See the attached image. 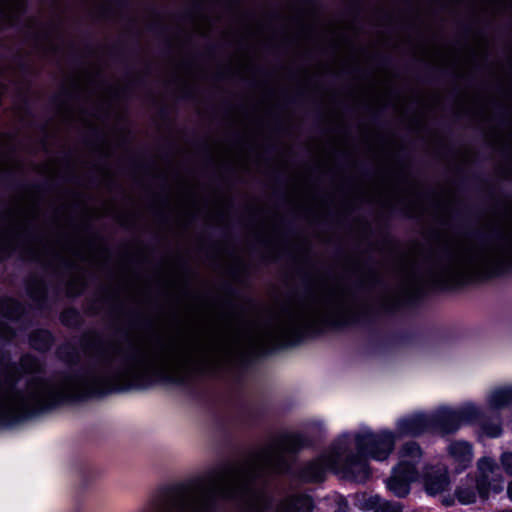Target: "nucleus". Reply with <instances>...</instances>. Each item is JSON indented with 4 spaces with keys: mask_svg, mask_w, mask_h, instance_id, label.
<instances>
[{
    "mask_svg": "<svg viewBox=\"0 0 512 512\" xmlns=\"http://www.w3.org/2000/svg\"><path fill=\"white\" fill-rule=\"evenodd\" d=\"M395 434L390 431H363L355 436L358 453L378 461L386 460L394 449Z\"/></svg>",
    "mask_w": 512,
    "mask_h": 512,
    "instance_id": "obj_5",
    "label": "nucleus"
},
{
    "mask_svg": "<svg viewBox=\"0 0 512 512\" xmlns=\"http://www.w3.org/2000/svg\"><path fill=\"white\" fill-rule=\"evenodd\" d=\"M68 316H76V313L74 311H66L65 313H63L62 315V319L63 321H66V318Z\"/></svg>",
    "mask_w": 512,
    "mask_h": 512,
    "instance_id": "obj_27",
    "label": "nucleus"
},
{
    "mask_svg": "<svg viewBox=\"0 0 512 512\" xmlns=\"http://www.w3.org/2000/svg\"><path fill=\"white\" fill-rule=\"evenodd\" d=\"M3 337L8 338L10 337V333H1Z\"/></svg>",
    "mask_w": 512,
    "mask_h": 512,
    "instance_id": "obj_30",
    "label": "nucleus"
},
{
    "mask_svg": "<svg viewBox=\"0 0 512 512\" xmlns=\"http://www.w3.org/2000/svg\"><path fill=\"white\" fill-rule=\"evenodd\" d=\"M450 480L444 467H432L424 475V487L429 495H436L448 489Z\"/></svg>",
    "mask_w": 512,
    "mask_h": 512,
    "instance_id": "obj_12",
    "label": "nucleus"
},
{
    "mask_svg": "<svg viewBox=\"0 0 512 512\" xmlns=\"http://www.w3.org/2000/svg\"><path fill=\"white\" fill-rule=\"evenodd\" d=\"M488 404L491 412L500 410L512 405V387L501 388L493 391L488 398Z\"/></svg>",
    "mask_w": 512,
    "mask_h": 512,
    "instance_id": "obj_19",
    "label": "nucleus"
},
{
    "mask_svg": "<svg viewBox=\"0 0 512 512\" xmlns=\"http://www.w3.org/2000/svg\"><path fill=\"white\" fill-rule=\"evenodd\" d=\"M334 512H349V506L345 499L339 498L336 501V509Z\"/></svg>",
    "mask_w": 512,
    "mask_h": 512,
    "instance_id": "obj_26",
    "label": "nucleus"
},
{
    "mask_svg": "<svg viewBox=\"0 0 512 512\" xmlns=\"http://www.w3.org/2000/svg\"><path fill=\"white\" fill-rule=\"evenodd\" d=\"M333 457H335V448H332L319 458L305 463L298 472L299 479L305 482L323 481L328 471H334V467L328 466L329 461Z\"/></svg>",
    "mask_w": 512,
    "mask_h": 512,
    "instance_id": "obj_9",
    "label": "nucleus"
},
{
    "mask_svg": "<svg viewBox=\"0 0 512 512\" xmlns=\"http://www.w3.org/2000/svg\"><path fill=\"white\" fill-rule=\"evenodd\" d=\"M507 494H508L509 499L512 501V481L509 482V484H508Z\"/></svg>",
    "mask_w": 512,
    "mask_h": 512,
    "instance_id": "obj_29",
    "label": "nucleus"
},
{
    "mask_svg": "<svg viewBox=\"0 0 512 512\" xmlns=\"http://www.w3.org/2000/svg\"><path fill=\"white\" fill-rule=\"evenodd\" d=\"M25 216L19 209H12L0 216V242L4 246H11L14 236L24 226Z\"/></svg>",
    "mask_w": 512,
    "mask_h": 512,
    "instance_id": "obj_10",
    "label": "nucleus"
},
{
    "mask_svg": "<svg viewBox=\"0 0 512 512\" xmlns=\"http://www.w3.org/2000/svg\"><path fill=\"white\" fill-rule=\"evenodd\" d=\"M328 466L334 467V472L342 478L362 483L370 477V470L364 455H343L340 449L335 448V457Z\"/></svg>",
    "mask_w": 512,
    "mask_h": 512,
    "instance_id": "obj_6",
    "label": "nucleus"
},
{
    "mask_svg": "<svg viewBox=\"0 0 512 512\" xmlns=\"http://www.w3.org/2000/svg\"><path fill=\"white\" fill-rule=\"evenodd\" d=\"M498 512H512V509L502 510V511H498Z\"/></svg>",
    "mask_w": 512,
    "mask_h": 512,
    "instance_id": "obj_31",
    "label": "nucleus"
},
{
    "mask_svg": "<svg viewBox=\"0 0 512 512\" xmlns=\"http://www.w3.org/2000/svg\"><path fill=\"white\" fill-rule=\"evenodd\" d=\"M423 460V451L414 441L404 443L398 450V463L394 467L407 472L410 477L419 478V465Z\"/></svg>",
    "mask_w": 512,
    "mask_h": 512,
    "instance_id": "obj_8",
    "label": "nucleus"
},
{
    "mask_svg": "<svg viewBox=\"0 0 512 512\" xmlns=\"http://www.w3.org/2000/svg\"><path fill=\"white\" fill-rule=\"evenodd\" d=\"M52 337L48 331H37L30 336V344L37 350L44 351L51 346Z\"/></svg>",
    "mask_w": 512,
    "mask_h": 512,
    "instance_id": "obj_22",
    "label": "nucleus"
},
{
    "mask_svg": "<svg viewBox=\"0 0 512 512\" xmlns=\"http://www.w3.org/2000/svg\"><path fill=\"white\" fill-rule=\"evenodd\" d=\"M24 8L23 0H4L0 6V14L7 22H12L15 15Z\"/></svg>",
    "mask_w": 512,
    "mask_h": 512,
    "instance_id": "obj_21",
    "label": "nucleus"
},
{
    "mask_svg": "<svg viewBox=\"0 0 512 512\" xmlns=\"http://www.w3.org/2000/svg\"><path fill=\"white\" fill-rule=\"evenodd\" d=\"M433 430L442 435L455 433L460 428L457 409L444 408L432 417Z\"/></svg>",
    "mask_w": 512,
    "mask_h": 512,
    "instance_id": "obj_13",
    "label": "nucleus"
},
{
    "mask_svg": "<svg viewBox=\"0 0 512 512\" xmlns=\"http://www.w3.org/2000/svg\"><path fill=\"white\" fill-rule=\"evenodd\" d=\"M478 476L474 478L477 484L478 495L486 500L491 493L502 490V477L499 474L497 463L489 457L481 458L477 463Z\"/></svg>",
    "mask_w": 512,
    "mask_h": 512,
    "instance_id": "obj_7",
    "label": "nucleus"
},
{
    "mask_svg": "<svg viewBox=\"0 0 512 512\" xmlns=\"http://www.w3.org/2000/svg\"><path fill=\"white\" fill-rule=\"evenodd\" d=\"M505 262H512V224L491 242L457 243L439 267V278L446 284H458L497 273Z\"/></svg>",
    "mask_w": 512,
    "mask_h": 512,
    "instance_id": "obj_4",
    "label": "nucleus"
},
{
    "mask_svg": "<svg viewBox=\"0 0 512 512\" xmlns=\"http://www.w3.org/2000/svg\"><path fill=\"white\" fill-rule=\"evenodd\" d=\"M477 484L473 477H467L455 491V495L461 504L474 503L477 498Z\"/></svg>",
    "mask_w": 512,
    "mask_h": 512,
    "instance_id": "obj_18",
    "label": "nucleus"
},
{
    "mask_svg": "<svg viewBox=\"0 0 512 512\" xmlns=\"http://www.w3.org/2000/svg\"><path fill=\"white\" fill-rule=\"evenodd\" d=\"M21 306L12 299H5L0 302V312L7 318H16L21 314Z\"/></svg>",
    "mask_w": 512,
    "mask_h": 512,
    "instance_id": "obj_24",
    "label": "nucleus"
},
{
    "mask_svg": "<svg viewBox=\"0 0 512 512\" xmlns=\"http://www.w3.org/2000/svg\"><path fill=\"white\" fill-rule=\"evenodd\" d=\"M303 446L300 435L281 436L243 462L216 467L171 487L144 512H212L217 500L233 501L240 512H264L268 499L252 487L253 480L287 471L291 456Z\"/></svg>",
    "mask_w": 512,
    "mask_h": 512,
    "instance_id": "obj_2",
    "label": "nucleus"
},
{
    "mask_svg": "<svg viewBox=\"0 0 512 512\" xmlns=\"http://www.w3.org/2000/svg\"><path fill=\"white\" fill-rule=\"evenodd\" d=\"M460 427L462 425H478L484 411L473 404H466L457 409Z\"/></svg>",
    "mask_w": 512,
    "mask_h": 512,
    "instance_id": "obj_20",
    "label": "nucleus"
},
{
    "mask_svg": "<svg viewBox=\"0 0 512 512\" xmlns=\"http://www.w3.org/2000/svg\"><path fill=\"white\" fill-rule=\"evenodd\" d=\"M370 508H374V512H401V506L396 502L381 501L380 497L374 496L369 499Z\"/></svg>",
    "mask_w": 512,
    "mask_h": 512,
    "instance_id": "obj_23",
    "label": "nucleus"
},
{
    "mask_svg": "<svg viewBox=\"0 0 512 512\" xmlns=\"http://www.w3.org/2000/svg\"><path fill=\"white\" fill-rule=\"evenodd\" d=\"M223 363V330L186 327L107 349L96 371L85 379L36 376L41 363L30 355L20 367L0 364V421H16L48 409L81 391L104 392L142 386L152 378L184 382L193 372Z\"/></svg>",
    "mask_w": 512,
    "mask_h": 512,
    "instance_id": "obj_1",
    "label": "nucleus"
},
{
    "mask_svg": "<svg viewBox=\"0 0 512 512\" xmlns=\"http://www.w3.org/2000/svg\"><path fill=\"white\" fill-rule=\"evenodd\" d=\"M448 455L462 469L466 468L473 459L472 445L463 440L453 441L448 446Z\"/></svg>",
    "mask_w": 512,
    "mask_h": 512,
    "instance_id": "obj_15",
    "label": "nucleus"
},
{
    "mask_svg": "<svg viewBox=\"0 0 512 512\" xmlns=\"http://www.w3.org/2000/svg\"><path fill=\"white\" fill-rule=\"evenodd\" d=\"M312 500L308 496L297 495L283 500L277 512H311Z\"/></svg>",
    "mask_w": 512,
    "mask_h": 512,
    "instance_id": "obj_17",
    "label": "nucleus"
},
{
    "mask_svg": "<svg viewBox=\"0 0 512 512\" xmlns=\"http://www.w3.org/2000/svg\"><path fill=\"white\" fill-rule=\"evenodd\" d=\"M417 477H410L407 472L393 468L391 476L386 480V486L396 497L402 498L409 494L410 484Z\"/></svg>",
    "mask_w": 512,
    "mask_h": 512,
    "instance_id": "obj_14",
    "label": "nucleus"
},
{
    "mask_svg": "<svg viewBox=\"0 0 512 512\" xmlns=\"http://www.w3.org/2000/svg\"><path fill=\"white\" fill-rule=\"evenodd\" d=\"M430 430H433L432 417L423 414L412 415L397 422L399 436H418Z\"/></svg>",
    "mask_w": 512,
    "mask_h": 512,
    "instance_id": "obj_11",
    "label": "nucleus"
},
{
    "mask_svg": "<svg viewBox=\"0 0 512 512\" xmlns=\"http://www.w3.org/2000/svg\"><path fill=\"white\" fill-rule=\"evenodd\" d=\"M354 303L349 292L339 285L325 286L297 307L289 310L267 337L278 344L296 342L318 324L342 325L352 320Z\"/></svg>",
    "mask_w": 512,
    "mask_h": 512,
    "instance_id": "obj_3",
    "label": "nucleus"
},
{
    "mask_svg": "<svg viewBox=\"0 0 512 512\" xmlns=\"http://www.w3.org/2000/svg\"><path fill=\"white\" fill-rule=\"evenodd\" d=\"M500 463H501L503 471L507 475L512 476V452L511 451H506L501 454Z\"/></svg>",
    "mask_w": 512,
    "mask_h": 512,
    "instance_id": "obj_25",
    "label": "nucleus"
},
{
    "mask_svg": "<svg viewBox=\"0 0 512 512\" xmlns=\"http://www.w3.org/2000/svg\"><path fill=\"white\" fill-rule=\"evenodd\" d=\"M453 502H454V500L452 498H443L442 499V503L445 506H450L453 504Z\"/></svg>",
    "mask_w": 512,
    "mask_h": 512,
    "instance_id": "obj_28",
    "label": "nucleus"
},
{
    "mask_svg": "<svg viewBox=\"0 0 512 512\" xmlns=\"http://www.w3.org/2000/svg\"><path fill=\"white\" fill-rule=\"evenodd\" d=\"M477 426L481 435L490 438H496L502 434L501 419L497 412H484Z\"/></svg>",
    "mask_w": 512,
    "mask_h": 512,
    "instance_id": "obj_16",
    "label": "nucleus"
}]
</instances>
